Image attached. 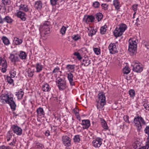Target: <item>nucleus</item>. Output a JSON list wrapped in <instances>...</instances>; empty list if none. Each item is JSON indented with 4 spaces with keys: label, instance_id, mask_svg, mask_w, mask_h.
Returning a JSON list of instances; mask_svg holds the SVG:
<instances>
[{
    "label": "nucleus",
    "instance_id": "obj_1",
    "mask_svg": "<svg viewBox=\"0 0 149 149\" xmlns=\"http://www.w3.org/2000/svg\"><path fill=\"white\" fill-rule=\"evenodd\" d=\"M0 101L3 103H7L13 111L15 109L16 105L13 97H9L8 94H2L0 96Z\"/></svg>",
    "mask_w": 149,
    "mask_h": 149
},
{
    "label": "nucleus",
    "instance_id": "obj_2",
    "mask_svg": "<svg viewBox=\"0 0 149 149\" xmlns=\"http://www.w3.org/2000/svg\"><path fill=\"white\" fill-rule=\"evenodd\" d=\"M98 100L97 102V107L100 110L106 104V97L104 93L102 92L99 93L98 95Z\"/></svg>",
    "mask_w": 149,
    "mask_h": 149
},
{
    "label": "nucleus",
    "instance_id": "obj_3",
    "mask_svg": "<svg viewBox=\"0 0 149 149\" xmlns=\"http://www.w3.org/2000/svg\"><path fill=\"white\" fill-rule=\"evenodd\" d=\"M134 126L136 128L137 130L139 132L142 129V124L144 125L146 122L143 118L139 115L136 116L134 119Z\"/></svg>",
    "mask_w": 149,
    "mask_h": 149
},
{
    "label": "nucleus",
    "instance_id": "obj_4",
    "mask_svg": "<svg viewBox=\"0 0 149 149\" xmlns=\"http://www.w3.org/2000/svg\"><path fill=\"white\" fill-rule=\"evenodd\" d=\"M127 26L124 24H120L118 28L116 27L113 32L114 35L116 37L121 36L127 29Z\"/></svg>",
    "mask_w": 149,
    "mask_h": 149
},
{
    "label": "nucleus",
    "instance_id": "obj_5",
    "mask_svg": "<svg viewBox=\"0 0 149 149\" xmlns=\"http://www.w3.org/2000/svg\"><path fill=\"white\" fill-rule=\"evenodd\" d=\"M56 84L60 90H63L67 87L66 81L64 78H61L58 77L56 78Z\"/></svg>",
    "mask_w": 149,
    "mask_h": 149
},
{
    "label": "nucleus",
    "instance_id": "obj_6",
    "mask_svg": "<svg viewBox=\"0 0 149 149\" xmlns=\"http://www.w3.org/2000/svg\"><path fill=\"white\" fill-rule=\"evenodd\" d=\"M128 50L133 54L136 52L137 43L134 38H130L129 40Z\"/></svg>",
    "mask_w": 149,
    "mask_h": 149
},
{
    "label": "nucleus",
    "instance_id": "obj_7",
    "mask_svg": "<svg viewBox=\"0 0 149 149\" xmlns=\"http://www.w3.org/2000/svg\"><path fill=\"white\" fill-rule=\"evenodd\" d=\"M50 25V23L48 21H46L44 24L40 29V31L44 34H47L50 32V29L49 26Z\"/></svg>",
    "mask_w": 149,
    "mask_h": 149
},
{
    "label": "nucleus",
    "instance_id": "obj_8",
    "mask_svg": "<svg viewBox=\"0 0 149 149\" xmlns=\"http://www.w3.org/2000/svg\"><path fill=\"white\" fill-rule=\"evenodd\" d=\"M132 65L133 67V70L134 72L139 73L143 70L142 65L140 63L134 62L132 64Z\"/></svg>",
    "mask_w": 149,
    "mask_h": 149
},
{
    "label": "nucleus",
    "instance_id": "obj_9",
    "mask_svg": "<svg viewBox=\"0 0 149 149\" xmlns=\"http://www.w3.org/2000/svg\"><path fill=\"white\" fill-rule=\"evenodd\" d=\"M118 44L117 42L111 43L108 46V49L110 53L114 54L118 52Z\"/></svg>",
    "mask_w": 149,
    "mask_h": 149
},
{
    "label": "nucleus",
    "instance_id": "obj_10",
    "mask_svg": "<svg viewBox=\"0 0 149 149\" xmlns=\"http://www.w3.org/2000/svg\"><path fill=\"white\" fill-rule=\"evenodd\" d=\"M103 139L100 137H97L94 139L92 142L93 146L96 148L100 147L102 143Z\"/></svg>",
    "mask_w": 149,
    "mask_h": 149
},
{
    "label": "nucleus",
    "instance_id": "obj_11",
    "mask_svg": "<svg viewBox=\"0 0 149 149\" xmlns=\"http://www.w3.org/2000/svg\"><path fill=\"white\" fill-rule=\"evenodd\" d=\"M94 17L92 15H86L84 16L83 19V22L86 24L93 22H94Z\"/></svg>",
    "mask_w": 149,
    "mask_h": 149
},
{
    "label": "nucleus",
    "instance_id": "obj_12",
    "mask_svg": "<svg viewBox=\"0 0 149 149\" xmlns=\"http://www.w3.org/2000/svg\"><path fill=\"white\" fill-rule=\"evenodd\" d=\"M11 128L14 132L18 135H21L22 134V129L17 125H13Z\"/></svg>",
    "mask_w": 149,
    "mask_h": 149
},
{
    "label": "nucleus",
    "instance_id": "obj_13",
    "mask_svg": "<svg viewBox=\"0 0 149 149\" xmlns=\"http://www.w3.org/2000/svg\"><path fill=\"white\" fill-rule=\"evenodd\" d=\"M62 141L63 144L67 147L71 146L70 139L67 136H63L62 137Z\"/></svg>",
    "mask_w": 149,
    "mask_h": 149
},
{
    "label": "nucleus",
    "instance_id": "obj_14",
    "mask_svg": "<svg viewBox=\"0 0 149 149\" xmlns=\"http://www.w3.org/2000/svg\"><path fill=\"white\" fill-rule=\"evenodd\" d=\"M16 14V16L20 18L22 21H25L26 19V14L20 10H17Z\"/></svg>",
    "mask_w": 149,
    "mask_h": 149
},
{
    "label": "nucleus",
    "instance_id": "obj_15",
    "mask_svg": "<svg viewBox=\"0 0 149 149\" xmlns=\"http://www.w3.org/2000/svg\"><path fill=\"white\" fill-rule=\"evenodd\" d=\"M81 125L83 126V129H87L91 125L90 121L88 120H82Z\"/></svg>",
    "mask_w": 149,
    "mask_h": 149
},
{
    "label": "nucleus",
    "instance_id": "obj_16",
    "mask_svg": "<svg viewBox=\"0 0 149 149\" xmlns=\"http://www.w3.org/2000/svg\"><path fill=\"white\" fill-rule=\"evenodd\" d=\"M9 58L10 59L11 61L13 63H15L19 61V57L17 56V54H13L11 53L10 54Z\"/></svg>",
    "mask_w": 149,
    "mask_h": 149
},
{
    "label": "nucleus",
    "instance_id": "obj_17",
    "mask_svg": "<svg viewBox=\"0 0 149 149\" xmlns=\"http://www.w3.org/2000/svg\"><path fill=\"white\" fill-rule=\"evenodd\" d=\"M67 74V78L71 86H73L74 85V83L73 80V76L71 72H69Z\"/></svg>",
    "mask_w": 149,
    "mask_h": 149
},
{
    "label": "nucleus",
    "instance_id": "obj_18",
    "mask_svg": "<svg viewBox=\"0 0 149 149\" xmlns=\"http://www.w3.org/2000/svg\"><path fill=\"white\" fill-rule=\"evenodd\" d=\"M42 90L43 92H48L50 91L51 88L48 84H44L42 86Z\"/></svg>",
    "mask_w": 149,
    "mask_h": 149
},
{
    "label": "nucleus",
    "instance_id": "obj_19",
    "mask_svg": "<svg viewBox=\"0 0 149 149\" xmlns=\"http://www.w3.org/2000/svg\"><path fill=\"white\" fill-rule=\"evenodd\" d=\"M35 67L36 69V72H39L42 70L43 66L40 63H37L36 64Z\"/></svg>",
    "mask_w": 149,
    "mask_h": 149
},
{
    "label": "nucleus",
    "instance_id": "obj_20",
    "mask_svg": "<svg viewBox=\"0 0 149 149\" xmlns=\"http://www.w3.org/2000/svg\"><path fill=\"white\" fill-rule=\"evenodd\" d=\"M36 112L37 113V116L38 117L42 116H44L45 112L42 108L39 107L36 110Z\"/></svg>",
    "mask_w": 149,
    "mask_h": 149
},
{
    "label": "nucleus",
    "instance_id": "obj_21",
    "mask_svg": "<svg viewBox=\"0 0 149 149\" xmlns=\"http://www.w3.org/2000/svg\"><path fill=\"white\" fill-rule=\"evenodd\" d=\"M19 10H22L25 12H27L29 10L28 6L24 4H21L19 6Z\"/></svg>",
    "mask_w": 149,
    "mask_h": 149
},
{
    "label": "nucleus",
    "instance_id": "obj_22",
    "mask_svg": "<svg viewBox=\"0 0 149 149\" xmlns=\"http://www.w3.org/2000/svg\"><path fill=\"white\" fill-rule=\"evenodd\" d=\"M13 42L15 45H20L22 43V40L17 37H14L13 40Z\"/></svg>",
    "mask_w": 149,
    "mask_h": 149
},
{
    "label": "nucleus",
    "instance_id": "obj_23",
    "mask_svg": "<svg viewBox=\"0 0 149 149\" xmlns=\"http://www.w3.org/2000/svg\"><path fill=\"white\" fill-rule=\"evenodd\" d=\"M24 94V93L22 91L21 89L19 90L17 92L15 93V95L17 97L18 99H21L23 97V96Z\"/></svg>",
    "mask_w": 149,
    "mask_h": 149
},
{
    "label": "nucleus",
    "instance_id": "obj_24",
    "mask_svg": "<svg viewBox=\"0 0 149 149\" xmlns=\"http://www.w3.org/2000/svg\"><path fill=\"white\" fill-rule=\"evenodd\" d=\"M91 63V60L85 58L83 59L82 62V65L84 66H87Z\"/></svg>",
    "mask_w": 149,
    "mask_h": 149
},
{
    "label": "nucleus",
    "instance_id": "obj_25",
    "mask_svg": "<svg viewBox=\"0 0 149 149\" xmlns=\"http://www.w3.org/2000/svg\"><path fill=\"white\" fill-rule=\"evenodd\" d=\"M27 56V54L24 52L22 51L19 52V56L21 59L24 60L26 58Z\"/></svg>",
    "mask_w": 149,
    "mask_h": 149
},
{
    "label": "nucleus",
    "instance_id": "obj_26",
    "mask_svg": "<svg viewBox=\"0 0 149 149\" xmlns=\"http://www.w3.org/2000/svg\"><path fill=\"white\" fill-rule=\"evenodd\" d=\"M13 21V19L9 16H6L3 19V23L4 22H6L8 23L11 24Z\"/></svg>",
    "mask_w": 149,
    "mask_h": 149
},
{
    "label": "nucleus",
    "instance_id": "obj_27",
    "mask_svg": "<svg viewBox=\"0 0 149 149\" xmlns=\"http://www.w3.org/2000/svg\"><path fill=\"white\" fill-rule=\"evenodd\" d=\"M35 7L38 10L40 9L42 7V3L40 1L35 2L34 4Z\"/></svg>",
    "mask_w": 149,
    "mask_h": 149
},
{
    "label": "nucleus",
    "instance_id": "obj_28",
    "mask_svg": "<svg viewBox=\"0 0 149 149\" xmlns=\"http://www.w3.org/2000/svg\"><path fill=\"white\" fill-rule=\"evenodd\" d=\"M101 124L102 127L105 130H107L108 129V127L105 120L104 119H101Z\"/></svg>",
    "mask_w": 149,
    "mask_h": 149
},
{
    "label": "nucleus",
    "instance_id": "obj_29",
    "mask_svg": "<svg viewBox=\"0 0 149 149\" xmlns=\"http://www.w3.org/2000/svg\"><path fill=\"white\" fill-rule=\"evenodd\" d=\"M123 72L124 74H128L130 71V69L127 66L124 67L123 69Z\"/></svg>",
    "mask_w": 149,
    "mask_h": 149
},
{
    "label": "nucleus",
    "instance_id": "obj_30",
    "mask_svg": "<svg viewBox=\"0 0 149 149\" xmlns=\"http://www.w3.org/2000/svg\"><path fill=\"white\" fill-rule=\"evenodd\" d=\"M3 42L5 45H8L10 44V42L8 39L5 36H3L2 38Z\"/></svg>",
    "mask_w": 149,
    "mask_h": 149
},
{
    "label": "nucleus",
    "instance_id": "obj_31",
    "mask_svg": "<svg viewBox=\"0 0 149 149\" xmlns=\"http://www.w3.org/2000/svg\"><path fill=\"white\" fill-rule=\"evenodd\" d=\"M107 26L106 25H104V26L101 27L100 29V32L101 34H104L107 31Z\"/></svg>",
    "mask_w": 149,
    "mask_h": 149
},
{
    "label": "nucleus",
    "instance_id": "obj_32",
    "mask_svg": "<svg viewBox=\"0 0 149 149\" xmlns=\"http://www.w3.org/2000/svg\"><path fill=\"white\" fill-rule=\"evenodd\" d=\"M119 4L120 3L118 1V0H114L113 1V4L116 9H119Z\"/></svg>",
    "mask_w": 149,
    "mask_h": 149
},
{
    "label": "nucleus",
    "instance_id": "obj_33",
    "mask_svg": "<svg viewBox=\"0 0 149 149\" xmlns=\"http://www.w3.org/2000/svg\"><path fill=\"white\" fill-rule=\"evenodd\" d=\"M74 65H68L66 67V69L70 72H72L71 70H74Z\"/></svg>",
    "mask_w": 149,
    "mask_h": 149
},
{
    "label": "nucleus",
    "instance_id": "obj_34",
    "mask_svg": "<svg viewBox=\"0 0 149 149\" xmlns=\"http://www.w3.org/2000/svg\"><path fill=\"white\" fill-rule=\"evenodd\" d=\"M95 16L96 18L97 19L98 22H99L101 20V19L102 18L103 16L102 14L100 13H97Z\"/></svg>",
    "mask_w": 149,
    "mask_h": 149
},
{
    "label": "nucleus",
    "instance_id": "obj_35",
    "mask_svg": "<svg viewBox=\"0 0 149 149\" xmlns=\"http://www.w3.org/2000/svg\"><path fill=\"white\" fill-rule=\"evenodd\" d=\"M128 93L130 97L134 98L135 95V91L134 90L131 89L129 91Z\"/></svg>",
    "mask_w": 149,
    "mask_h": 149
},
{
    "label": "nucleus",
    "instance_id": "obj_36",
    "mask_svg": "<svg viewBox=\"0 0 149 149\" xmlns=\"http://www.w3.org/2000/svg\"><path fill=\"white\" fill-rule=\"evenodd\" d=\"M81 140L79 135H77L74 136L73 138L74 142L75 143H79Z\"/></svg>",
    "mask_w": 149,
    "mask_h": 149
},
{
    "label": "nucleus",
    "instance_id": "obj_37",
    "mask_svg": "<svg viewBox=\"0 0 149 149\" xmlns=\"http://www.w3.org/2000/svg\"><path fill=\"white\" fill-rule=\"evenodd\" d=\"M140 143L138 142H136L133 144V148L135 149H140Z\"/></svg>",
    "mask_w": 149,
    "mask_h": 149
},
{
    "label": "nucleus",
    "instance_id": "obj_38",
    "mask_svg": "<svg viewBox=\"0 0 149 149\" xmlns=\"http://www.w3.org/2000/svg\"><path fill=\"white\" fill-rule=\"evenodd\" d=\"M66 29L67 28L65 26H63L60 29V32L61 33L62 35H64L65 33Z\"/></svg>",
    "mask_w": 149,
    "mask_h": 149
},
{
    "label": "nucleus",
    "instance_id": "obj_39",
    "mask_svg": "<svg viewBox=\"0 0 149 149\" xmlns=\"http://www.w3.org/2000/svg\"><path fill=\"white\" fill-rule=\"evenodd\" d=\"M12 133H11V131H9L7 134V140L8 141H9L10 139L12 137Z\"/></svg>",
    "mask_w": 149,
    "mask_h": 149
},
{
    "label": "nucleus",
    "instance_id": "obj_40",
    "mask_svg": "<svg viewBox=\"0 0 149 149\" xmlns=\"http://www.w3.org/2000/svg\"><path fill=\"white\" fill-rule=\"evenodd\" d=\"M101 6L102 9L106 10L108 9L109 5L106 3H102Z\"/></svg>",
    "mask_w": 149,
    "mask_h": 149
},
{
    "label": "nucleus",
    "instance_id": "obj_41",
    "mask_svg": "<svg viewBox=\"0 0 149 149\" xmlns=\"http://www.w3.org/2000/svg\"><path fill=\"white\" fill-rule=\"evenodd\" d=\"M11 77L10 76H7L6 77V80L10 84H12L13 83V79H12Z\"/></svg>",
    "mask_w": 149,
    "mask_h": 149
},
{
    "label": "nucleus",
    "instance_id": "obj_42",
    "mask_svg": "<svg viewBox=\"0 0 149 149\" xmlns=\"http://www.w3.org/2000/svg\"><path fill=\"white\" fill-rule=\"evenodd\" d=\"M96 32V31L95 30L92 28H91V29L90 30V32L88 33V35L89 36L92 37L93 35H94L95 34Z\"/></svg>",
    "mask_w": 149,
    "mask_h": 149
},
{
    "label": "nucleus",
    "instance_id": "obj_43",
    "mask_svg": "<svg viewBox=\"0 0 149 149\" xmlns=\"http://www.w3.org/2000/svg\"><path fill=\"white\" fill-rule=\"evenodd\" d=\"M138 6V4H134L132 6V9L135 12V13H136L137 10V7Z\"/></svg>",
    "mask_w": 149,
    "mask_h": 149
},
{
    "label": "nucleus",
    "instance_id": "obj_44",
    "mask_svg": "<svg viewBox=\"0 0 149 149\" xmlns=\"http://www.w3.org/2000/svg\"><path fill=\"white\" fill-rule=\"evenodd\" d=\"M27 73L28 76L29 77H31L33 75V72L31 69H29L27 71Z\"/></svg>",
    "mask_w": 149,
    "mask_h": 149
},
{
    "label": "nucleus",
    "instance_id": "obj_45",
    "mask_svg": "<svg viewBox=\"0 0 149 149\" xmlns=\"http://www.w3.org/2000/svg\"><path fill=\"white\" fill-rule=\"evenodd\" d=\"M93 51L95 54L98 55L100 54V49L97 48H93Z\"/></svg>",
    "mask_w": 149,
    "mask_h": 149
},
{
    "label": "nucleus",
    "instance_id": "obj_46",
    "mask_svg": "<svg viewBox=\"0 0 149 149\" xmlns=\"http://www.w3.org/2000/svg\"><path fill=\"white\" fill-rule=\"evenodd\" d=\"M93 5L95 8H97L100 6V3L96 1L93 3Z\"/></svg>",
    "mask_w": 149,
    "mask_h": 149
},
{
    "label": "nucleus",
    "instance_id": "obj_47",
    "mask_svg": "<svg viewBox=\"0 0 149 149\" xmlns=\"http://www.w3.org/2000/svg\"><path fill=\"white\" fill-rule=\"evenodd\" d=\"M72 38L74 40H77L80 38V37L77 34L76 35H73L72 37Z\"/></svg>",
    "mask_w": 149,
    "mask_h": 149
},
{
    "label": "nucleus",
    "instance_id": "obj_48",
    "mask_svg": "<svg viewBox=\"0 0 149 149\" xmlns=\"http://www.w3.org/2000/svg\"><path fill=\"white\" fill-rule=\"evenodd\" d=\"M36 147L37 148H44L43 145L39 143H36Z\"/></svg>",
    "mask_w": 149,
    "mask_h": 149
},
{
    "label": "nucleus",
    "instance_id": "obj_49",
    "mask_svg": "<svg viewBox=\"0 0 149 149\" xmlns=\"http://www.w3.org/2000/svg\"><path fill=\"white\" fill-rule=\"evenodd\" d=\"M74 55L77 56V58L79 60H80L82 59V57L79 53L77 52H75L74 53Z\"/></svg>",
    "mask_w": 149,
    "mask_h": 149
},
{
    "label": "nucleus",
    "instance_id": "obj_50",
    "mask_svg": "<svg viewBox=\"0 0 149 149\" xmlns=\"http://www.w3.org/2000/svg\"><path fill=\"white\" fill-rule=\"evenodd\" d=\"M123 118L125 122L128 123H130V122L129 120V117L127 115L124 116Z\"/></svg>",
    "mask_w": 149,
    "mask_h": 149
},
{
    "label": "nucleus",
    "instance_id": "obj_51",
    "mask_svg": "<svg viewBox=\"0 0 149 149\" xmlns=\"http://www.w3.org/2000/svg\"><path fill=\"white\" fill-rule=\"evenodd\" d=\"M145 133L148 134V136H149V126H147L144 130Z\"/></svg>",
    "mask_w": 149,
    "mask_h": 149
},
{
    "label": "nucleus",
    "instance_id": "obj_52",
    "mask_svg": "<svg viewBox=\"0 0 149 149\" xmlns=\"http://www.w3.org/2000/svg\"><path fill=\"white\" fill-rule=\"evenodd\" d=\"M10 77L12 78H14L16 75V71H13L10 72Z\"/></svg>",
    "mask_w": 149,
    "mask_h": 149
},
{
    "label": "nucleus",
    "instance_id": "obj_53",
    "mask_svg": "<svg viewBox=\"0 0 149 149\" xmlns=\"http://www.w3.org/2000/svg\"><path fill=\"white\" fill-rule=\"evenodd\" d=\"M2 1L4 5H8L10 3V0H2Z\"/></svg>",
    "mask_w": 149,
    "mask_h": 149
},
{
    "label": "nucleus",
    "instance_id": "obj_54",
    "mask_svg": "<svg viewBox=\"0 0 149 149\" xmlns=\"http://www.w3.org/2000/svg\"><path fill=\"white\" fill-rule=\"evenodd\" d=\"M143 105L145 109L146 110L149 111V103H145Z\"/></svg>",
    "mask_w": 149,
    "mask_h": 149
},
{
    "label": "nucleus",
    "instance_id": "obj_55",
    "mask_svg": "<svg viewBox=\"0 0 149 149\" xmlns=\"http://www.w3.org/2000/svg\"><path fill=\"white\" fill-rule=\"evenodd\" d=\"M0 149H11V148L9 146L3 145L0 146Z\"/></svg>",
    "mask_w": 149,
    "mask_h": 149
},
{
    "label": "nucleus",
    "instance_id": "obj_56",
    "mask_svg": "<svg viewBox=\"0 0 149 149\" xmlns=\"http://www.w3.org/2000/svg\"><path fill=\"white\" fill-rule=\"evenodd\" d=\"M58 0H50L51 4L52 6L55 5Z\"/></svg>",
    "mask_w": 149,
    "mask_h": 149
},
{
    "label": "nucleus",
    "instance_id": "obj_57",
    "mask_svg": "<svg viewBox=\"0 0 149 149\" xmlns=\"http://www.w3.org/2000/svg\"><path fill=\"white\" fill-rule=\"evenodd\" d=\"M143 45L149 51V42H145L143 43Z\"/></svg>",
    "mask_w": 149,
    "mask_h": 149
},
{
    "label": "nucleus",
    "instance_id": "obj_58",
    "mask_svg": "<svg viewBox=\"0 0 149 149\" xmlns=\"http://www.w3.org/2000/svg\"><path fill=\"white\" fill-rule=\"evenodd\" d=\"M16 141V139L14 138L13 139L12 141V142H11V143H10L9 144V145H10V146H12L14 145L15 144V143Z\"/></svg>",
    "mask_w": 149,
    "mask_h": 149
},
{
    "label": "nucleus",
    "instance_id": "obj_59",
    "mask_svg": "<svg viewBox=\"0 0 149 149\" xmlns=\"http://www.w3.org/2000/svg\"><path fill=\"white\" fill-rule=\"evenodd\" d=\"M75 114V115L78 114L79 113V111L78 109H74L72 111Z\"/></svg>",
    "mask_w": 149,
    "mask_h": 149
},
{
    "label": "nucleus",
    "instance_id": "obj_60",
    "mask_svg": "<svg viewBox=\"0 0 149 149\" xmlns=\"http://www.w3.org/2000/svg\"><path fill=\"white\" fill-rule=\"evenodd\" d=\"M59 70V68L58 67L56 68L53 71V73H55L58 72Z\"/></svg>",
    "mask_w": 149,
    "mask_h": 149
},
{
    "label": "nucleus",
    "instance_id": "obj_61",
    "mask_svg": "<svg viewBox=\"0 0 149 149\" xmlns=\"http://www.w3.org/2000/svg\"><path fill=\"white\" fill-rule=\"evenodd\" d=\"M149 148L148 146L146 145L145 146L141 147L140 148V149H148Z\"/></svg>",
    "mask_w": 149,
    "mask_h": 149
},
{
    "label": "nucleus",
    "instance_id": "obj_62",
    "mask_svg": "<svg viewBox=\"0 0 149 149\" xmlns=\"http://www.w3.org/2000/svg\"><path fill=\"white\" fill-rule=\"evenodd\" d=\"M45 135L47 136H48L50 135V132L48 130L46 131L45 132Z\"/></svg>",
    "mask_w": 149,
    "mask_h": 149
},
{
    "label": "nucleus",
    "instance_id": "obj_63",
    "mask_svg": "<svg viewBox=\"0 0 149 149\" xmlns=\"http://www.w3.org/2000/svg\"><path fill=\"white\" fill-rule=\"evenodd\" d=\"M76 116L77 119L79 120H81V118L80 116L79 115V114L75 115Z\"/></svg>",
    "mask_w": 149,
    "mask_h": 149
},
{
    "label": "nucleus",
    "instance_id": "obj_64",
    "mask_svg": "<svg viewBox=\"0 0 149 149\" xmlns=\"http://www.w3.org/2000/svg\"><path fill=\"white\" fill-rule=\"evenodd\" d=\"M146 145L147 146H148L149 147V136L147 138V142L146 143Z\"/></svg>",
    "mask_w": 149,
    "mask_h": 149
}]
</instances>
